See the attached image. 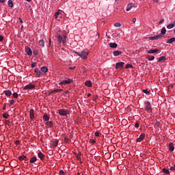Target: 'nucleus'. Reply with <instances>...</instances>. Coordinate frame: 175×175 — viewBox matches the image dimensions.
I'll return each mask as SVG.
<instances>
[{"label": "nucleus", "mask_w": 175, "mask_h": 175, "mask_svg": "<svg viewBox=\"0 0 175 175\" xmlns=\"http://www.w3.org/2000/svg\"><path fill=\"white\" fill-rule=\"evenodd\" d=\"M3 110H6V103L4 104V106L3 107Z\"/></svg>", "instance_id": "nucleus-54"}, {"label": "nucleus", "mask_w": 175, "mask_h": 175, "mask_svg": "<svg viewBox=\"0 0 175 175\" xmlns=\"http://www.w3.org/2000/svg\"><path fill=\"white\" fill-rule=\"evenodd\" d=\"M35 66H36V62L32 63L31 65V68H35Z\"/></svg>", "instance_id": "nucleus-44"}, {"label": "nucleus", "mask_w": 175, "mask_h": 175, "mask_svg": "<svg viewBox=\"0 0 175 175\" xmlns=\"http://www.w3.org/2000/svg\"><path fill=\"white\" fill-rule=\"evenodd\" d=\"M122 54V52L120 51H113V56L114 57H118V55H121Z\"/></svg>", "instance_id": "nucleus-17"}, {"label": "nucleus", "mask_w": 175, "mask_h": 175, "mask_svg": "<svg viewBox=\"0 0 175 175\" xmlns=\"http://www.w3.org/2000/svg\"><path fill=\"white\" fill-rule=\"evenodd\" d=\"M39 46H40L41 47H43L44 46V40H40L38 42Z\"/></svg>", "instance_id": "nucleus-28"}, {"label": "nucleus", "mask_w": 175, "mask_h": 175, "mask_svg": "<svg viewBox=\"0 0 175 175\" xmlns=\"http://www.w3.org/2000/svg\"><path fill=\"white\" fill-rule=\"evenodd\" d=\"M132 8H133V3H129L126 6V12H129V10L132 9Z\"/></svg>", "instance_id": "nucleus-18"}, {"label": "nucleus", "mask_w": 175, "mask_h": 175, "mask_svg": "<svg viewBox=\"0 0 175 175\" xmlns=\"http://www.w3.org/2000/svg\"><path fill=\"white\" fill-rule=\"evenodd\" d=\"M165 59H166V57L161 56L159 58V62H162V61H165Z\"/></svg>", "instance_id": "nucleus-34"}, {"label": "nucleus", "mask_w": 175, "mask_h": 175, "mask_svg": "<svg viewBox=\"0 0 175 175\" xmlns=\"http://www.w3.org/2000/svg\"><path fill=\"white\" fill-rule=\"evenodd\" d=\"M43 120H44L45 121H49V120H50V117H49L47 114H44L43 116Z\"/></svg>", "instance_id": "nucleus-30"}, {"label": "nucleus", "mask_w": 175, "mask_h": 175, "mask_svg": "<svg viewBox=\"0 0 175 175\" xmlns=\"http://www.w3.org/2000/svg\"><path fill=\"white\" fill-rule=\"evenodd\" d=\"M133 23H136V18H133Z\"/></svg>", "instance_id": "nucleus-58"}, {"label": "nucleus", "mask_w": 175, "mask_h": 175, "mask_svg": "<svg viewBox=\"0 0 175 175\" xmlns=\"http://www.w3.org/2000/svg\"><path fill=\"white\" fill-rule=\"evenodd\" d=\"M96 99H98V96H96L94 98V100H96Z\"/></svg>", "instance_id": "nucleus-62"}, {"label": "nucleus", "mask_w": 175, "mask_h": 175, "mask_svg": "<svg viewBox=\"0 0 175 175\" xmlns=\"http://www.w3.org/2000/svg\"><path fill=\"white\" fill-rule=\"evenodd\" d=\"M1 3H5V0H0Z\"/></svg>", "instance_id": "nucleus-59"}, {"label": "nucleus", "mask_w": 175, "mask_h": 175, "mask_svg": "<svg viewBox=\"0 0 175 175\" xmlns=\"http://www.w3.org/2000/svg\"><path fill=\"white\" fill-rule=\"evenodd\" d=\"M161 33V35H165V33H166V27H162Z\"/></svg>", "instance_id": "nucleus-29"}, {"label": "nucleus", "mask_w": 175, "mask_h": 175, "mask_svg": "<svg viewBox=\"0 0 175 175\" xmlns=\"http://www.w3.org/2000/svg\"><path fill=\"white\" fill-rule=\"evenodd\" d=\"M95 136H96V137L99 136V133L98 132H96L95 133Z\"/></svg>", "instance_id": "nucleus-57"}, {"label": "nucleus", "mask_w": 175, "mask_h": 175, "mask_svg": "<svg viewBox=\"0 0 175 175\" xmlns=\"http://www.w3.org/2000/svg\"><path fill=\"white\" fill-rule=\"evenodd\" d=\"M169 150L171 152L174 151V146L173 145V143H172V142L169 144Z\"/></svg>", "instance_id": "nucleus-19"}, {"label": "nucleus", "mask_w": 175, "mask_h": 175, "mask_svg": "<svg viewBox=\"0 0 175 175\" xmlns=\"http://www.w3.org/2000/svg\"><path fill=\"white\" fill-rule=\"evenodd\" d=\"M36 162V157H33L30 160V163H35Z\"/></svg>", "instance_id": "nucleus-33"}, {"label": "nucleus", "mask_w": 175, "mask_h": 175, "mask_svg": "<svg viewBox=\"0 0 175 175\" xmlns=\"http://www.w3.org/2000/svg\"><path fill=\"white\" fill-rule=\"evenodd\" d=\"M33 88H35V85L32 83H29L23 88V90H33Z\"/></svg>", "instance_id": "nucleus-6"}, {"label": "nucleus", "mask_w": 175, "mask_h": 175, "mask_svg": "<svg viewBox=\"0 0 175 175\" xmlns=\"http://www.w3.org/2000/svg\"><path fill=\"white\" fill-rule=\"evenodd\" d=\"M57 40H58L59 44H61L62 42L63 44H65V43H66V40H65V38H64V37H62V36L59 34L57 35Z\"/></svg>", "instance_id": "nucleus-3"}, {"label": "nucleus", "mask_w": 175, "mask_h": 175, "mask_svg": "<svg viewBox=\"0 0 175 175\" xmlns=\"http://www.w3.org/2000/svg\"><path fill=\"white\" fill-rule=\"evenodd\" d=\"M18 159H19V161H28V158H27V156H25V155L19 156V157H18Z\"/></svg>", "instance_id": "nucleus-12"}, {"label": "nucleus", "mask_w": 175, "mask_h": 175, "mask_svg": "<svg viewBox=\"0 0 175 175\" xmlns=\"http://www.w3.org/2000/svg\"><path fill=\"white\" fill-rule=\"evenodd\" d=\"M174 42H175V37L171 38L168 39V40L166 41V43L170 44H172V43H174Z\"/></svg>", "instance_id": "nucleus-14"}, {"label": "nucleus", "mask_w": 175, "mask_h": 175, "mask_svg": "<svg viewBox=\"0 0 175 175\" xmlns=\"http://www.w3.org/2000/svg\"><path fill=\"white\" fill-rule=\"evenodd\" d=\"M126 69H129V68H133V66H132V64H126L125 66Z\"/></svg>", "instance_id": "nucleus-38"}, {"label": "nucleus", "mask_w": 175, "mask_h": 175, "mask_svg": "<svg viewBox=\"0 0 175 175\" xmlns=\"http://www.w3.org/2000/svg\"><path fill=\"white\" fill-rule=\"evenodd\" d=\"M90 142L92 144H95V143L96 142L94 139H90Z\"/></svg>", "instance_id": "nucleus-47"}, {"label": "nucleus", "mask_w": 175, "mask_h": 175, "mask_svg": "<svg viewBox=\"0 0 175 175\" xmlns=\"http://www.w3.org/2000/svg\"><path fill=\"white\" fill-rule=\"evenodd\" d=\"M38 158H40V159H41V161H43V159H44V156L43 155V153H42V152H39L38 154Z\"/></svg>", "instance_id": "nucleus-20"}, {"label": "nucleus", "mask_w": 175, "mask_h": 175, "mask_svg": "<svg viewBox=\"0 0 175 175\" xmlns=\"http://www.w3.org/2000/svg\"><path fill=\"white\" fill-rule=\"evenodd\" d=\"M58 113L60 116H67V114H69V111L68 109H62L58 111Z\"/></svg>", "instance_id": "nucleus-4"}, {"label": "nucleus", "mask_w": 175, "mask_h": 175, "mask_svg": "<svg viewBox=\"0 0 175 175\" xmlns=\"http://www.w3.org/2000/svg\"><path fill=\"white\" fill-rule=\"evenodd\" d=\"M10 105H11V106L13 105H14V100H11L10 101Z\"/></svg>", "instance_id": "nucleus-45"}, {"label": "nucleus", "mask_w": 175, "mask_h": 175, "mask_svg": "<svg viewBox=\"0 0 175 175\" xmlns=\"http://www.w3.org/2000/svg\"><path fill=\"white\" fill-rule=\"evenodd\" d=\"M59 174L60 175H65V172H64V170H59Z\"/></svg>", "instance_id": "nucleus-42"}, {"label": "nucleus", "mask_w": 175, "mask_h": 175, "mask_svg": "<svg viewBox=\"0 0 175 175\" xmlns=\"http://www.w3.org/2000/svg\"><path fill=\"white\" fill-rule=\"evenodd\" d=\"M85 85L87 87H92V82H91V81H86L85 82Z\"/></svg>", "instance_id": "nucleus-21"}, {"label": "nucleus", "mask_w": 175, "mask_h": 175, "mask_svg": "<svg viewBox=\"0 0 175 175\" xmlns=\"http://www.w3.org/2000/svg\"><path fill=\"white\" fill-rule=\"evenodd\" d=\"M147 59H148V61H154V59H155V57L148 55Z\"/></svg>", "instance_id": "nucleus-31"}, {"label": "nucleus", "mask_w": 175, "mask_h": 175, "mask_svg": "<svg viewBox=\"0 0 175 175\" xmlns=\"http://www.w3.org/2000/svg\"><path fill=\"white\" fill-rule=\"evenodd\" d=\"M33 53L34 54V55H38V54L39 53V52L37 50H34L33 51Z\"/></svg>", "instance_id": "nucleus-43"}, {"label": "nucleus", "mask_w": 175, "mask_h": 175, "mask_svg": "<svg viewBox=\"0 0 175 175\" xmlns=\"http://www.w3.org/2000/svg\"><path fill=\"white\" fill-rule=\"evenodd\" d=\"M114 26H115V27H121V23H116L114 24Z\"/></svg>", "instance_id": "nucleus-40"}, {"label": "nucleus", "mask_w": 175, "mask_h": 175, "mask_svg": "<svg viewBox=\"0 0 175 175\" xmlns=\"http://www.w3.org/2000/svg\"><path fill=\"white\" fill-rule=\"evenodd\" d=\"M109 46L111 49H117L118 45L116 42H111L109 44Z\"/></svg>", "instance_id": "nucleus-13"}, {"label": "nucleus", "mask_w": 175, "mask_h": 175, "mask_svg": "<svg viewBox=\"0 0 175 175\" xmlns=\"http://www.w3.org/2000/svg\"><path fill=\"white\" fill-rule=\"evenodd\" d=\"M49 46H51V39L49 38Z\"/></svg>", "instance_id": "nucleus-61"}, {"label": "nucleus", "mask_w": 175, "mask_h": 175, "mask_svg": "<svg viewBox=\"0 0 175 175\" xmlns=\"http://www.w3.org/2000/svg\"><path fill=\"white\" fill-rule=\"evenodd\" d=\"M5 124H6V125H10V121H9V120H5Z\"/></svg>", "instance_id": "nucleus-48"}, {"label": "nucleus", "mask_w": 175, "mask_h": 175, "mask_svg": "<svg viewBox=\"0 0 175 175\" xmlns=\"http://www.w3.org/2000/svg\"><path fill=\"white\" fill-rule=\"evenodd\" d=\"M146 137V134L142 133L140 136L137 139V142L138 143H140V142H143L144 140V138Z\"/></svg>", "instance_id": "nucleus-8"}, {"label": "nucleus", "mask_w": 175, "mask_h": 175, "mask_svg": "<svg viewBox=\"0 0 175 175\" xmlns=\"http://www.w3.org/2000/svg\"><path fill=\"white\" fill-rule=\"evenodd\" d=\"M8 6H10V8H13V1L12 0L8 1Z\"/></svg>", "instance_id": "nucleus-35"}, {"label": "nucleus", "mask_w": 175, "mask_h": 175, "mask_svg": "<svg viewBox=\"0 0 175 175\" xmlns=\"http://www.w3.org/2000/svg\"><path fill=\"white\" fill-rule=\"evenodd\" d=\"M163 172L165 173V174H169V173H170V172H169V170L166 168L163 169Z\"/></svg>", "instance_id": "nucleus-36"}, {"label": "nucleus", "mask_w": 175, "mask_h": 175, "mask_svg": "<svg viewBox=\"0 0 175 175\" xmlns=\"http://www.w3.org/2000/svg\"><path fill=\"white\" fill-rule=\"evenodd\" d=\"M162 38V34L159 33L157 36L150 37L149 39L150 40H158V39H161Z\"/></svg>", "instance_id": "nucleus-7"}, {"label": "nucleus", "mask_w": 175, "mask_h": 175, "mask_svg": "<svg viewBox=\"0 0 175 175\" xmlns=\"http://www.w3.org/2000/svg\"><path fill=\"white\" fill-rule=\"evenodd\" d=\"M143 92H144V94H150V92H148V90H143Z\"/></svg>", "instance_id": "nucleus-46"}, {"label": "nucleus", "mask_w": 175, "mask_h": 175, "mask_svg": "<svg viewBox=\"0 0 175 175\" xmlns=\"http://www.w3.org/2000/svg\"><path fill=\"white\" fill-rule=\"evenodd\" d=\"M175 23H170L167 26V29H172V28H174Z\"/></svg>", "instance_id": "nucleus-22"}, {"label": "nucleus", "mask_w": 175, "mask_h": 175, "mask_svg": "<svg viewBox=\"0 0 175 175\" xmlns=\"http://www.w3.org/2000/svg\"><path fill=\"white\" fill-rule=\"evenodd\" d=\"M3 118H5V119L9 118V113H3Z\"/></svg>", "instance_id": "nucleus-37"}, {"label": "nucleus", "mask_w": 175, "mask_h": 175, "mask_svg": "<svg viewBox=\"0 0 175 175\" xmlns=\"http://www.w3.org/2000/svg\"><path fill=\"white\" fill-rule=\"evenodd\" d=\"M20 23H23V19L20 18Z\"/></svg>", "instance_id": "nucleus-64"}, {"label": "nucleus", "mask_w": 175, "mask_h": 175, "mask_svg": "<svg viewBox=\"0 0 175 175\" xmlns=\"http://www.w3.org/2000/svg\"><path fill=\"white\" fill-rule=\"evenodd\" d=\"M135 128H139V123H136V124H135Z\"/></svg>", "instance_id": "nucleus-56"}, {"label": "nucleus", "mask_w": 175, "mask_h": 175, "mask_svg": "<svg viewBox=\"0 0 175 175\" xmlns=\"http://www.w3.org/2000/svg\"><path fill=\"white\" fill-rule=\"evenodd\" d=\"M124 65H125V63L124 62H118L116 63V69H119L120 70H121V69H122V68H124Z\"/></svg>", "instance_id": "nucleus-5"}, {"label": "nucleus", "mask_w": 175, "mask_h": 175, "mask_svg": "<svg viewBox=\"0 0 175 175\" xmlns=\"http://www.w3.org/2000/svg\"><path fill=\"white\" fill-rule=\"evenodd\" d=\"M25 51H26L27 55H31L32 54V50H31V48H29V47H26Z\"/></svg>", "instance_id": "nucleus-16"}, {"label": "nucleus", "mask_w": 175, "mask_h": 175, "mask_svg": "<svg viewBox=\"0 0 175 175\" xmlns=\"http://www.w3.org/2000/svg\"><path fill=\"white\" fill-rule=\"evenodd\" d=\"M69 69H70L71 70H73L76 69V67L75 66L70 67Z\"/></svg>", "instance_id": "nucleus-51"}, {"label": "nucleus", "mask_w": 175, "mask_h": 175, "mask_svg": "<svg viewBox=\"0 0 175 175\" xmlns=\"http://www.w3.org/2000/svg\"><path fill=\"white\" fill-rule=\"evenodd\" d=\"M159 51V49H150L149 51H147V54H154L155 53H158Z\"/></svg>", "instance_id": "nucleus-11"}, {"label": "nucleus", "mask_w": 175, "mask_h": 175, "mask_svg": "<svg viewBox=\"0 0 175 175\" xmlns=\"http://www.w3.org/2000/svg\"><path fill=\"white\" fill-rule=\"evenodd\" d=\"M4 94H5V95H6V96H10L12 95V91L5 90V91H4Z\"/></svg>", "instance_id": "nucleus-26"}, {"label": "nucleus", "mask_w": 175, "mask_h": 175, "mask_svg": "<svg viewBox=\"0 0 175 175\" xmlns=\"http://www.w3.org/2000/svg\"><path fill=\"white\" fill-rule=\"evenodd\" d=\"M54 92H55L54 90L49 92V95H51V94H54Z\"/></svg>", "instance_id": "nucleus-55"}, {"label": "nucleus", "mask_w": 175, "mask_h": 175, "mask_svg": "<svg viewBox=\"0 0 175 175\" xmlns=\"http://www.w3.org/2000/svg\"><path fill=\"white\" fill-rule=\"evenodd\" d=\"M49 69H47V67L46 66H42L41 68V72H43V73H47Z\"/></svg>", "instance_id": "nucleus-23"}, {"label": "nucleus", "mask_w": 175, "mask_h": 175, "mask_svg": "<svg viewBox=\"0 0 175 175\" xmlns=\"http://www.w3.org/2000/svg\"><path fill=\"white\" fill-rule=\"evenodd\" d=\"M51 146L53 147H57L58 146V139L52 142Z\"/></svg>", "instance_id": "nucleus-25"}, {"label": "nucleus", "mask_w": 175, "mask_h": 175, "mask_svg": "<svg viewBox=\"0 0 175 175\" xmlns=\"http://www.w3.org/2000/svg\"><path fill=\"white\" fill-rule=\"evenodd\" d=\"M74 53L75 54H77V55H79V57H81V58H83V59H87V57L88 56V54H90V53L84 51L81 52L74 51Z\"/></svg>", "instance_id": "nucleus-1"}, {"label": "nucleus", "mask_w": 175, "mask_h": 175, "mask_svg": "<svg viewBox=\"0 0 175 175\" xmlns=\"http://www.w3.org/2000/svg\"><path fill=\"white\" fill-rule=\"evenodd\" d=\"M88 96L90 98V96H91V94L88 93Z\"/></svg>", "instance_id": "nucleus-63"}, {"label": "nucleus", "mask_w": 175, "mask_h": 175, "mask_svg": "<svg viewBox=\"0 0 175 175\" xmlns=\"http://www.w3.org/2000/svg\"><path fill=\"white\" fill-rule=\"evenodd\" d=\"M55 92H61L63 91L62 89H56V90H54Z\"/></svg>", "instance_id": "nucleus-41"}, {"label": "nucleus", "mask_w": 175, "mask_h": 175, "mask_svg": "<svg viewBox=\"0 0 175 175\" xmlns=\"http://www.w3.org/2000/svg\"><path fill=\"white\" fill-rule=\"evenodd\" d=\"M63 39H65V40H66V35L63 36Z\"/></svg>", "instance_id": "nucleus-60"}, {"label": "nucleus", "mask_w": 175, "mask_h": 175, "mask_svg": "<svg viewBox=\"0 0 175 175\" xmlns=\"http://www.w3.org/2000/svg\"><path fill=\"white\" fill-rule=\"evenodd\" d=\"M30 120H33L35 118V113L33 109H30L29 111Z\"/></svg>", "instance_id": "nucleus-10"}, {"label": "nucleus", "mask_w": 175, "mask_h": 175, "mask_svg": "<svg viewBox=\"0 0 175 175\" xmlns=\"http://www.w3.org/2000/svg\"><path fill=\"white\" fill-rule=\"evenodd\" d=\"M163 21H165V19L162 18V19L159 22V24H162V23H163Z\"/></svg>", "instance_id": "nucleus-50"}, {"label": "nucleus", "mask_w": 175, "mask_h": 175, "mask_svg": "<svg viewBox=\"0 0 175 175\" xmlns=\"http://www.w3.org/2000/svg\"><path fill=\"white\" fill-rule=\"evenodd\" d=\"M170 170H175V165L170 168Z\"/></svg>", "instance_id": "nucleus-49"}, {"label": "nucleus", "mask_w": 175, "mask_h": 175, "mask_svg": "<svg viewBox=\"0 0 175 175\" xmlns=\"http://www.w3.org/2000/svg\"><path fill=\"white\" fill-rule=\"evenodd\" d=\"M3 40V36H0V42H2Z\"/></svg>", "instance_id": "nucleus-52"}, {"label": "nucleus", "mask_w": 175, "mask_h": 175, "mask_svg": "<svg viewBox=\"0 0 175 175\" xmlns=\"http://www.w3.org/2000/svg\"><path fill=\"white\" fill-rule=\"evenodd\" d=\"M45 125H46V126H49V128H51V126H53V122L50 121H47L45 124Z\"/></svg>", "instance_id": "nucleus-27"}, {"label": "nucleus", "mask_w": 175, "mask_h": 175, "mask_svg": "<svg viewBox=\"0 0 175 175\" xmlns=\"http://www.w3.org/2000/svg\"><path fill=\"white\" fill-rule=\"evenodd\" d=\"M34 72H35V73H36V75L38 77H40V75H42V72L39 71V70L38 68H36L34 70Z\"/></svg>", "instance_id": "nucleus-24"}, {"label": "nucleus", "mask_w": 175, "mask_h": 175, "mask_svg": "<svg viewBox=\"0 0 175 175\" xmlns=\"http://www.w3.org/2000/svg\"><path fill=\"white\" fill-rule=\"evenodd\" d=\"M76 157H77V160L80 161V162H81V153L79 152L78 154H77Z\"/></svg>", "instance_id": "nucleus-32"}, {"label": "nucleus", "mask_w": 175, "mask_h": 175, "mask_svg": "<svg viewBox=\"0 0 175 175\" xmlns=\"http://www.w3.org/2000/svg\"><path fill=\"white\" fill-rule=\"evenodd\" d=\"M72 79H67V80L61 81V82H60V84H61L62 85H66V84H70V83H72Z\"/></svg>", "instance_id": "nucleus-9"}, {"label": "nucleus", "mask_w": 175, "mask_h": 175, "mask_svg": "<svg viewBox=\"0 0 175 175\" xmlns=\"http://www.w3.org/2000/svg\"><path fill=\"white\" fill-rule=\"evenodd\" d=\"M12 95L15 99H17V98H18V94L16 92H14Z\"/></svg>", "instance_id": "nucleus-39"}, {"label": "nucleus", "mask_w": 175, "mask_h": 175, "mask_svg": "<svg viewBox=\"0 0 175 175\" xmlns=\"http://www.w3.org/2000/svg\"><path fill=\"white\" fill-rule=\"evenodd\" d=\"M64 142H66V143H68V142H69V138H65Z\"/></svg>", "instance_id": "nucleus-53"}, {"label": "nucleus", "mask_w": 175, "mask_h": 175, "mask_svg": "<svg viewBox=\"0 0 175 175\" xmlns=\"http://www.w3.org/2000/svg\"><path fill=\"white\" fill-rule=\"evenodd\" d=\"M55 17L56 20H58V21H59V20H61V13H59V12H56L55 14Z\"/></svg>", "instance_id": "nucleus-15"}, {"label": "nucleus", "mask_w": 175, "mask_h": 175, "mask_svg": "<svg viewBox=\"0 0 175 175\" xmlns=\"http://www.w3.org/2000/svg\"><path fill=\"white\" fill-rule=\"evenodd\" d=\"M145 109L148 111V113H151V103L148 101L145 102Z\"/></svg>", "instance_id": "nucleus-2"}]
</instances>
